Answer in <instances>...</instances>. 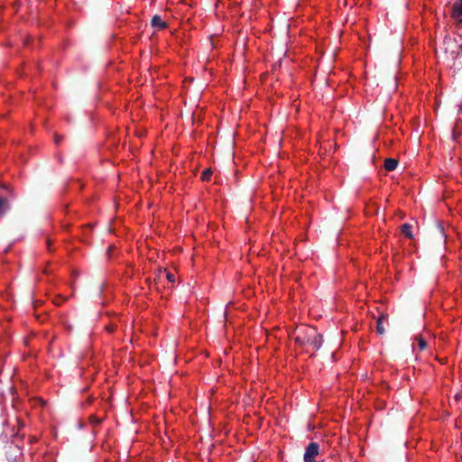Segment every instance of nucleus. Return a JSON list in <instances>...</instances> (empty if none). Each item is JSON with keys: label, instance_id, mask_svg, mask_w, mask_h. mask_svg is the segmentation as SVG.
<instances>
[{"label": "nucleus", "instance_id": "obj_1", "mask_svg": "<svg viewBox=\"0 0 462 462\" xmlns=\"http://www.w3.org/2000/svg\"><path fill=\"white\" fill-rule=\"evenodd\" d=\"M295 343L300 346H311L313 349L319 350L323 343V337L318 333L314 328H308L299 330L296 335Z\"/></svg>", "mask_w": 462, "mask_h": 462}, {"label": "nucleus", "instance_id": "obj_2", "mask_svg": "<svg viewBox=\"0 0 462 462\" xmlns=\"http://www.w3.org/2000/svg\"><path fill=\"white\" fill-rule=\"evenodd\" d=\"M319 446L316 442H310L305 448L304 461L315 462L316 457L319 455Z\"/></svg>", "mask_w": 462, "mask_h": 462}, {"label": "nucleus", "instance_id": "obj_3", "mask_svg": "<svg viewBox=\"0 0 462 462\" xmlns=\"http://www.w3.org/2000/svg\"><path fill=\"white\" fill-rule=\"evenodd\" d=\"M451 16L457 23H462V0H455L451 8Z\"/></svg>", "mask_w": 462, "mask_h": 462}, {"label": "nucleus", "instance_id": "obj_4", "mask_svg": "<svg viewBox=\"0 0 462 462\" xmlns=\"http://www.w3.org/2000/svg\"><path fill=\"white\" fill-rule=\"evenodd\" d=\"M151 23L152 27L157 28L158 30H163L168 27V23L162 21V17L159 14H155L152 16Z\"/></svg>", "mask_w": 462, "mask_h": 462}, {"label": "nucleus", "instance_id": "obj_5", "mask_svg": "<svg viewBox=\"0 0 462 462\" xmlns=\"http://www.w3.org/2000/svg\"><path fill=\"white\" fill-rule=\"evenodd\" d=\"M386 314H381L376 320V331L379 335H383L385 328L383 327V321L387 319Z\"/></svg>", "mask_w": 462, "mask_h": 462}, {"label": "nucleus", "instance_id": "obj_6", "mask_svg": "<svg viewBox=\"0 0 462 462\" xmlns=\"http://www.w3.org/2000/svg\"><path fill=\"white\" fill-rule=\"evenodd\" d=\"M398 166V161L393 158H387L384 161V168L388 171H394Z\"/></svg>", "mask_w": 462, "mask_h": 462}, {"label": "nucleus", "instance_id": "obj_7", "mask_svg": "<svg viewBox=\"0 0 462 462\" xmlns=\"http://www.w3.org/2000/svg\"><path fill=\"white\" fill-rule=\"evenodd\" d=\"M401 232L407 237L412 238L411 225L405 223L401 226Z\"/></svg>", "mask_w": 462, "mask_h": 462}, {"label": "nucleus", "instance_id": "obj_8", "mask_svg": "<svg viewBox=\"0 0 462 462\" xmlns=\"http://www.w3.org/2000/svg\"><path fill=\"white\" fill-rule=\"evenodd\" d=\"M10 208L8 199L0 197V215H4Z\"/></svg>", "mask_w": 462, "mask_h": 462}, {"label": "nucleus", "instance_id": "obj_9", "mask_svg": "<svg viewBox=\"0 0 462 462\" xmlns=\"http://www.w3.org/2000/svg\"><path fill=\"white\" fill-rule=\"evenodd\" d=\"M415 340L418 343V347L420 351H423L427 348V342L421 336H417Z\"/></svg>", "mask_w": 462, "mask_h": 462}, {"label": "nucleus", "instance_id": "obj_10", "mask_svg": "<svg viewBox=\"0 0 462 462\" xmlns=\"http://www.w3.org/2000/svg\"><path fill=\"white\" fill-rule=\"evenodd\" d=\"M212 175V171L210 169H206L201 173V180L204 181H208Z\"/></svg>", "mask_w": 462, "mask_h": 462}, {"label": "nucleus", "instance_id": "obj_11", "mask_svg": "<svg viewBox=\"0 0 462 462\" xmlns=\"http://www.w3.org/2000/svg\"><path fill=\"white\" fill-rule=\"evenodd\" d=\"M166 273V278H167V280H168L170 282H174V281H175V276H174V274H173V273H169V272H167V271H166V273Z\"/></svg>", "mask_w": 462, "mask_h": 462}, {"label": "nucleus", "instance_id": "obj_12", "mask_svg": "<svg viewBox=\"0 0 462 462\" xmlns=\"http://www.w3.org/2000/svg\"><path fill=\"white\" fill-rule=\"evenodd\" d=\"M166 273V270H162V269H158L157 270V273H156V277L154 278V281L156 282L157 280H160L161 279V275L162 273Z\"/></svg>", "mask_w": 462, "mask_h": 462}, {"label": "nucleus", "instance_id": "obj_13", "mask_svg": "<svg viewBox=\"0 0 462 462\" xmlns=\"http://www.w3.org/2000/svg\"><path fill=\"white\" fill-rule=\"evenodd\" d=\"M90 420H91V422H92L93 424H96V425L100 424V423H101V421H102V420H101V419L97 418V417H95V416H91V417H90Z\"/></svg>", "mask_w": 462, "mask_h": 462}, {"label": "nucleus", "instance_id": "obj_14", "mask_svg": "<svg viewBox=\"0 0 462 462\" xmlns=\"http://www.w3.org/2000/svg\"><path fill=\"white\" fill-rule=\"evenodd\" d=\"M63 136L62 135H60V134H55L54 135V142L58 144L60 143V142L62 140Z\"/></svg>", "mask_w": 462, "mask_h": 462}, {"label": "nucleus", "instance_id": "obj_15", "mask_svg": "<svg viewBox=\"0 0 462 462\" xmlns=\"http://www.w3.org/2000/svg\"><path fill=\"white\" fill-rule=\"evenodd\" d=\"M114 329H115V328H114L113 326H111V327H107V330H108L109 332H113V331H114Z\"/></svg>", "mask_w": 462, "mask_h": 462}, {"label": "nucleus", "instance_id": "obj_16", "mask_svg": "<svg viewBox=\"0 0 462 462\" xmlns=\"http://www.w3.org/2000/svg\"><path fill=\"white\" fill-rule=\"evenodd\" d=\"M46 243H47L48 249L50 250V245H51V241H50V239H47Z\"/></svg>", "mask_w": 462, "mask_h": 462}, {"label": "nucleus", "instance_id": "obj_17", "mask_svg": "<svg viewBox=\"0 0 462 462\" xmlns=\"http://www.w3.org/2000/svg\"><path fill=\"white\" fill-rule=\"evenodd\" d=\"M112 249H113V247L109 246L108 249H107V253L110 254V252H112Z\"/></svg>", "mask_w": 462, "mask_h": 462}]
</instances>
